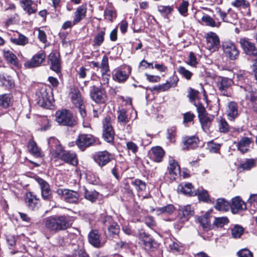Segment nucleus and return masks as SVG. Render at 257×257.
Here are the masks:
<instances>
[{"mask_svg": "<svg viewBox=\"0 0 257 257\" xmlns=\"http://www.w3.org/2000/svg\"><path fill=\"white\" fill-rule=\"evenodd\" d=\"M4 56L5 59L9 63L14 65H16L17 58L11 51L5 49L4 50Z\"/></svg>", "mask_w": 257, "mask_h": 257, "instance_id": "42", "label": "nucleus"}, {"mask_svg": "<svg viewBox=\"0 0 257 257\" xmlns=\"http://www.w3.org/2000/svg\"><path fill=\"white\" fill-rule=\"evenodd\" d=\"M228 222V219L226 217L215 218L214 224L218 227H222Z\"/></svg>", "mask_w": 257, "mask_h": 257, "instance_id": "57", "label": "nucleus"}, {"mask_svg": "<svg viewBox=\"0 0 257 257\" xmlns=\"http://www.w3.org/2000/svg\"><path fill=\"white\" fill-rule=\"evenodd\" d=\"M90 97L95 102L103 103L105 101L106 95L104 89L93 86L90 89Z\"/></svg>", "mask_w": 257, "mask_h": 257, "instance_id": "10", "label": "nucleus"}, {"mask_svg": "<svg viewBox=\"0 0 257 257\" xmlns=\"http://www.w3.org/2000/svg\"><path fill=\"white\" fill-rule=\"evenodd\" d=\"M107 230L109 235L118 234L119 232V227L116 222H112L107 226Z\"/></svg>", "mask_w": 257, "mask_h": 257, "instance_id": "52", "label": "nucleus"}, {"mask_svg": "<svg viewBox=\"0 0 257 257\" xmlns=\"http://www.w3.org/2000/svg\"><path fill=\"white\" fill-rule=\"evenodd\" d=\"M231 235L233 238H239L244 232L242 227L238 225H235L231 228Z\"/></svg>", "mask_w": 257, "mask_h": 257, "instance_id": "44", "label": "nucleus"}, {"mask_svg": "<svg viewBox=\"0 0 257 257\" xmlns=\"http://www.w3.org/2000/svg\"><path fill=\"white\" fill-rule=\"evenodd\" d=\"M73 257H89L87 253L83 248L75 249L73 254Z\"/></svg>", "mask_w": 257, "mask_h": 257, "instance_id": "64", "label": "nucleus"}, {"mask_svg": "<svg viewBox=\"0 0 257 257\" xmlns=\"http://www.w3.org/2000/svg\"><path fill=\"white\" fill-rule=\"evenodd\" d=\"M178 72L187 80H190L193 73L183 66H179L177 69Z\"/></svg>", "mask_w": 257, "mask_h": 257, "instance_id": "46", "label": "nucleus"}, {"mask_svg": "<svg viewBox=\"0 0 257 257\" xmlns=\"http://www.w3.org/2000/svg\"><path fill=\"white\" fill-rule=\"evenodd\" d=\"M60 159L64 162L73 166H76L78 164L76 155L74 153L64 151Z\"/></svg>", "mask_w": 257, "mask_h": 257, "instance_id": "22", "label": "nucleus"}, {"mask_svg": "<svg viewBox=\"0 0 257 257\" xmlns=\"http://www.w3.org/2000/svg\"><path fill=\"white\" fill-rule=\"evenodd\" d=\"M19 214L22 220L25 223L26 226H28L32 223L31 218L27 214L20 212H19Z\"/></svg>", "mask_w": 257, "mask_h": 257, "instance_id": "60", "label": "nucleus"}, {"mask_svg": "<svg viewBox=\"0 0 257 257\" xmlns=\"http://www.w3.org/2000/svg\"><path fill=\"white\" fill-rule=\"evenodd\" d=\"M216 121L219 133L226 134L230 131L231 127L224 118L219 116L217 118Z\"/></svg>", "mask_w": 257, "mask_h": 257, "instance_id": "29", "label": "nucleus"}, {"mask_svg": "<svg viewBox=\"0 0 257 257\" xmlns=\"http://www.w3.org/2000/svg\"><path fill=\"white\" fill-rule=\"evenodd\" d=\"M131 183L138 191H144L146 188V183L140 179L133 180Z\"/></svg>", "mask_w": 257, "mask_h": 257, "instance_id": "49", "label": "nucleus"}, {"mask_svg": "<svg viewBox=\"0 0 257 257\" xmlns=\"http://www.w3.org/2000/svg\"><path fill=\"white\" fill-rule=\"evenodd\" d=\"M255 166V161L252 159H246L240 165V168L243 170H249Z\"/></svg>", "mask_w": 257, "mask_h": 257, "instance_id": "53", "label": "nucleus"}, {"mask_svg": "<svg viewBox=\"0 0 257 257\" xmlns=\"http://www.w3.org/2000/svg\"><path fill=\"white\" fill-rule=\"evenodd\" d=\"M199 143V139L195 136H191L189 137H186L184 138L183 143L185 146V148L183 149L187 150L193 149L198 146Z\"/></svg>", "mask_w": 257, "mask_h": 257, "instance_id": "30", "label": "nucleus"}, {"mask_svg": "<svg viewBox=\"0 0 257 257\" xmlns=\"http://www.w3.org/2000/svg\"><path fill=\"white\" fill-rule=\"evenodd\" d=\"M168 173L171 175L172 179H176V177L180 174V167L178 163L174 160L169 161V166L168 167Z\"/></svg>", "mask_w": 257, "mask_h": 257, "instance_id": "26", "label": "nucleus"}, {"mask_svg": "<svg viewBox=\"0 0 257 257\" xmlns=\"http://www.w3.org/2000/svg\"><path fill=\"white\" fill-rule=\"evenodd\" d=\"M112 158L111 155L106 151L96 152L93 157L94 161L101 167L108 164Z\"/></svg>", "mask_w": 257, "mask_h": 257, "instance_id": "8", "label": "nucleus"}, {"mask_svg": "<svg viewBox=\"0 0 257 257\" xmlns=\"http://www.w3.org/2000/svg\"><path fill=\"white\" fill-rule=\"evenodd\" d=\"M239 43L244 52L248 55L255 56L257 55V48L254 44L245 38L241 39Z\"/></svg>", "mask_w": 257, "mask_h": 257, "instance_id": "14", "label": "nucleus"}, {"mask_svg": "<svg viewBox=\"0 0 257 257\" xmlns=\"http://www.w3.org/2000/svg\"><path fill=\"white\" fill-rule=\"evenodd\" d=\"M55 117L56 121L61 125L73 126L75 124L73 114L66 109L57 110Z\"/></svg>", "mask_w": 257, "mask_h": 257, "instance_id": "2", "label": "nucleus"}, {"mask_svg": "<svg viewBox=\"0 0 257 257\" xmlns=\"http://www.w3.org/2000/svg\"><path fill=\"white\" fill-rule=\"evenodd\" d=\"M84 191V198L91 201V202H95L98 198V193L95 190H88L85 187H83Z\"/></svg>", "mask_w": 257, "mask_h": 257, "instance_id": "41", "label": "nucleus"}, {"mask_svg": "<svg viewBox=\"0 0 257 257\" xmlns=\"http://www.w3.org/2000/svg\"><path fill=\"white\" fill-rule=\"evenodd\" d=\"M54 142L55 146H53L50 144V152L51 156L53 158H60L61 154L63 153L62 147L58 144L59 142L57 140H52Z\"/></svg>", "mask_w": 257, "mask_h": 257, "instance_id": "31", "label": "nucleus"}, {"mask_svg": "<svg viewBox=\"0 0 257 257\" xmlns=\"http://www.w3.org/2000/svg\"><path fill=\"white\" fill-rule=\"evenodd\" d=\"M165 152L160 147L153 148L151 150V157L157 162H160L164 156Z\"/></svg>", "mask_w": 257, "mask_h": 257, "instance_id": "32", "label": "nucleus"}, {"mask_svg": "<svg viewBox=\"0 0 257 257\" xmlns=\"http://www.w3.org/2000/svg\"><path fill=\"white\" fill-rule=\"evenodd\" d=\"M114 132L113 129L103 130V138L108 143H111L114 140Z\"/></svg>", "mask_w": 257, "mask_h": 257, "instance_id": "48", "label": "nucleus"}, {"mask_svg": "<svg viewBox=\"0 0 257 257\" xmlns=\"http://www.w3.org/2000/svg\"><path fill=\"white\" fill-rule=\"evenodd\" d=\"M105 34V29L99 31L94 36L93 39V46L95 47H99L104 42V36Z\"/></svg>", "mask_w": 257, "mask_h": 257, "instance_id": "37", "label": "nucleus"}, {"mask_svg": "<svg viewBox=\"0 0 257 257\" xmlns=\"http://www.w3.org/2000/svg\"><path fill=\"white\" fill-rule=\"evenodd\" d=\"M226 113L228 119L233 121L239 115L238 107L236 102L230 101L228 103Z\"/></svg>", "mask_w": 257, "mask_h": 257, "instance_id": "18", "label": "nucleus"}, {"mask_svg": "<svg viewBox=\"0 0 257 257\" xmlns=\"http://www.w3.org/2000/svg\"><path fill=\"white\" fill-rule=\"evenodd\" d=\"M28 148L31 153L36 157H41L43 153L40 148L38 147L35 142L30 140L28 143Z\"/></svg>", "mask_w": 257, "mask_h": 257, "instance_id": "35", "label": "nucleus"}, {"mask_svg": "<svg viewBox=\"0 0 257 257\" xmlns=\"http://www.w3.org/2000/svg\"><path fill=\"white\" fill-rule=\"evenodd\" d=\"M231 10V9H229L228 10L227 12H224L221 10V9L219 7H216L215 8V11L217 14H218L220 17L221 18V20L223 22L228 23L229 21L227 19V14Z\"/></svg>", "mask_w": 257, "mask_h": 257, "instance_id": "55", "label": "nucleus"}, {"mask_svg": "<svg viewBox=\"0 0 257 257\" xmlns=\"http://www.w3.org/2000/svg\"><path fill=\"white\" fill-rule=\"evenodd\" d=\"M131 70V67L128 66L115 70L113 75V79L119 83L124 82L128 78Z\"/></svg>", "mask_w": 257, "mask_h": 257, "instance_id": "9", "label": "nucleus"}, {"mask_svg": "<svg viewBox=\"0 0 257 257\" xmlns=\"http://www.w3.org/2000/svg\"><path fill=\"white\" fill-rule=\"evenodd\" d=\"M105 18L110 22L116 18V12L114 8L111 6H108L104 12Z\"/></svg>", "mask_w": 257, "mask_h": 257, "instance_id": "38", "label": "nucleus"}, {"mask_svg": "<svg viewBox=\"0 0 257 257\" xmlns=\"http://www.w3.org/2000/svg\"><path fill=\"white\" fill-rule=\"evenodd\" d=\"M193 215V210L190 205H187L183 207H180L179 212V223L175 224V227L180 229L182 227V224L186 221H187L189 218Z\"/></svg>", "mask_w": 257, "mask_h": 257, "instance_id": "6", "label": "nucleus"}, {"mask_svg": "<svg viewBox=\"0 0 257 257\" xmlns=\"http://www.w3.org/2000/svg\"><path fill=\"white\" fill-rule=\"evenodd\" d=\"M56 193L58 195L61 196L62 198L66 202L70 203L78 202L79 195L76 191L67 189H58L57 190Z\"/></svg>", "mask_w": 257, "mask_h": 257, "instance_id": "5", "label": "nucleus"}, {"mask_svg": "<svg viewBox=\"0 0 257 257\" xmlns=\"http://www.w3.org/2000/svg\"><path fill=\"white\" fill-rule=\"evenodd\" d=\"M41 190L42 197L44 200H49L52 198V192L49 184L40 177L36 178Z\"/></svg>", "mask_w": 257, "mask_h": 257, "instance_id": "11", "label": "nucleus"}, {"mask_svg": "<svg viewBox=\"0 0 257 257\" xmlns=\"http://www.w3.org/2000/svg\"><path fill=\"white\" fill-rule=\"evenodd\" d=\"M142 241L144 248L147 250H151L153 248L154 239L150 236H145Z\"/></svg>", "mask_w": 257, "mask_h": 257, "instance_id": "45", "label": "nucleus"}, {"mask_svg": "<svg viewBox=\"0 0 257 257\" xmlns=\"http://www.w3.org/2000/svg\"><path fill=\"white\" fill-rule=\"evenodd\" d=\"M179 81V78L177 75H173L171 76L168 81L166 83L167 84L169 89L171 87H175L177 86V83Z\"/></svg>", "mask_w": 257, "mask_h": 257, "instance_id": "58", "label": "nucleus"}, {"mask_svg": "<svg viewBox=\"0 0 257 257\" xmlns=\"http://www.w3.org/2000/svg\"><path fill=\"white\" fill-rule=\"evenodd\" d=\"M206 39L208 49L212 51H216L220 42L218 36L213 32H209L207 34Z\"/></svg>", "mask_w": 257, "mask_h": 257, "instance_id": "15", "label": "nucleus"}, {"mask_svg": "<svg viewBox=\"0 0 257 257\" xmlns=\"http://www.w3.org/2000/svg\"><path fill=\"white\" fill-rule=\"evenodd\" d=\"M126 147L128 151H131L134 154L138 151V146L133 142H127L126 144Z\"/></svg>", "mask_w": 257, "mask_h": 257, "instance_id": "62", "label": "nucleus"}, {"mask_svg": "<svg viewBox=\"0 0 257 257\" xmlns=\"http://www.w3.org/2000/svg\"><path fill=\"white\" fill-rule=\"evenodd\" d=\"M26 202L30 209L34 210L39 206V199L36 195L30 192L26 194Z\"/></svg>", "mask_w": 257, "mask_h": 257, "instance_id": "21", "label": "nucleus"}, {"mask_svg": "<svg viewBox=\"0 0 257 257\" xmlns=\"http://www.w3.org/2000/svg\"><path fill=\"white\" fill-rule=\"evenodd\" d=\"M176 137V128L175 127H172L168 128L167 133V138L171 142H175V138Z\"/></svg>", "mask_w": 257, "mask_h": 257, "instance_id": "59", "label": "nucleus"}, {"mask_svg": "<svg viewBox=\"0 0 257 257\" xmlns=\"http://www.w3.org/2000/svg\"><path fill=\"white\" fill-rule=\"evenodd\" d=\"M87 8L86 5H82L77 8L74 13L73 19V25L79 23L86 16Z\"/></svg>", "mask_w": 257, "mask_h": 257, "instance_id": "27", "label": "nucleus"}, {"mask_svg": "<svg viewBox=\"0 0 257 257\" xmlns=\"http://www.w3.org/2000/svg\"><path fill=\"white\" fill-rule=\"evenodd\" d=\"M251 142V139L249 138L244 137L242 138L238 143V150L243 154L247 152Z\"/></svg>", "mask_w": 257, "mask_h": 257, "instance_id": "34", "label": "nucleus"}, {"mask_svg": "<svg viewBox=\"0 0 257 257\" xmlns=\"http://www.w3.org/2000/svg\"><path fill=\"white\" fill-rule=\"evenodd\" d=\"M178 190L185 195L195 196L197 195V190H194L191 183H188L185 184H180Z\"/></svg>", "mask_w": 257, "mask_h": 257, "instance_id": "28", "label": "nucleus"}, {"mask_svg": "<svg viewBox=\"0 0 257 257\" xmlns=\"http://www.w3.org/2000/svg\"><path fill=\"white\" fill-rule=\"evenodd\" d=\"M89 242L96 248L103 246L105 242L102 241L100 234L97 230H92L88 235Z\"/></svg>", "mask_w": 257, "mask_h": 257, "instance_id": "12", "label": "nucleus"}, {"mask_svg": "<svg viewBox=\"0 0 257 257\" xmlns=\"http://www.w3.org/2000/svg\"><path fill=\"white\" fill-rule=\"evenodd\" d=\"M230 203L224 198H218L216 201L214 207L219 211H226L229 210Z\"/></svg>", "mask_w": 257, "mask_h": 257, "instance_id": "36", "label": "nucleus"}, {"mask_svg": "<svg viewBox=\"0 0 257 257\" xmlns=\"http://www.w3.org/2000/svg\"><path fill=\"white\" fill-rule=\"evenodd\" d=\"M46 54L44 52L35 54L30 60L26 61L24 64L26 68H32L40 66L45 61Z\"/></svg>", "mask_w": 257, "mask_h": 257, "instance_id": "7", "label": "nucleus"}, {"mask_svg": "<svg viewBox=\"0 0 257 257\" xmlns=\"http://www.w3.org/2000/svg\"><path fill=\"white\" fill-rule=\"evenodd\" d=\"M117 119L118 122L121 125L126 124L130 120V117L127 114L125 109L123 108L119 109L117 111Z\"/></svg>", "mask_w": 257, "mask_h": 257, "instance_id": "33", "label": "nucleus"}, {"mask_svg": "<svg viewBox=\"0 0 257 257\" xmlns=\"http://www.w3.org/2000/svg\"><path fill=\"white\" fill-rule=\"evenodd\" d=\"M71 101L76 107L81 106L84 104V101L81 97L79 89L76 87H72L70 93Z\"/></svg>", "mask_w": 257, "mask_h": 257, "instance_id": "20", "label": "nucleus"}, {"mask_svg": "<svg viewBox=\"0 0 257 257\" xmlns=\"http://www.w3.org/2000/svg\"><path fill=\"white\" fill-rule=\"evenodd\" d=\"M22 7L28 15L35 13L37 10V5L32 0H20Z\"/></svg>", "mask_w": 257, "mask_h": 257, "instance_id": "24", "label": "nucleus"}, {"mask_svg": "<svg viewBox=\"0 0 257 257\" xmlns=\"http://www.w3.org/2000/svg\"><path fill=\"white\" fill-rule=\"evenodd\" d=\"M241 87L243 88L245 92L246 99L251 102V105L253 107H255V105L257 106V91L254 90V89L249 85Z\"/></svg>", "mask_w": 257, "mask_h": 257, "instance_id": "16", "label": "nucleus"}, {"mask_svg": "<svg viewBox=\"0 0 257 257\" xmlns=\"http://www.w3.org/2000/svg\"><path fill=\"white\" fill-rule=\"evenodd\" d=\"M37 103L41 107L48 108L50 106L51 102L50 95L45 89H41L37 93Z\"/></svg>", "mask_w": 257, "mask_h": 257, "instance_id": "13", "label": "nucleus"}, {"mask_svg": "<svg viewBox=\"0 0 257 257\" xmlns=\"http://www.w3.org/2000/svg\"><path fill=\"white\" fill-rule=\"evenodd\" d=\"M71 224L69 217L66 215H55L46 218L45 226L50 231L58 232L69 227Z\"/></svg>", "mask_w": 257, "mask_h": 257, "instance_id": "1", "label": "nucleus"}, {"mask_svg": "<svg viewBox=\"0 0 257 257\" xmlns=\"http://www.w3.org/2000/svg\"><path fill=\"white\" fill-rule=\"evenodd\" d=\"M0 85L7 88H10L14 85V82L9 77H5L3 75H0Z\"/></svg>", "mask_w": 257, "mask_h": 257, "instance_id": "51", "label": "nucleus"}, {"mask_svg": "<svg viewBox=\"0 0 257 257\" xmlns=\"http://www.w3.org/2000/svg\"><path fill=\"white\" fill-rule=\"evenodd\" d=\"M214 118V116L212 114L202 116L201 118H199L201 127L205 132H209Z\"/></svg>", "mask_w": 257, "mask_h": 257, "instance_id": "25", "label": "nucleus"}, {"mask_svg": "<svg viewBox=\"0 0 257 257\" xmlns=\"http://www.w3.org/2000/svg\"><path fill=\"white\" fill-rule=\"evenodd\" d=\"M157 215H160L162 213L170 214L174 212L175 207L172 204H168L166 206L157 208L154 209Z\"/></svg>", "mask_w": 257, "mask_h": 257, "instance_id": "39", "label": "nucleus"}, {"mask_svg": "<svg viewBox=\"0 0 257 257\" xmlns=\"http://www.w3.org/2000/svg\"><path fill=\"white\" fill-rule=\"evenodd\" d=\"M232 83V79L226 77H219L217 82V86L220 92H225Z\"/></svg>", "mask_w": 257, "mask_h": 257, "instance_id": "23", "label": "nucleus"}, {"mask_svg": "<svg viewBox=\"0 0 257 257\" xmlns=\"http://www.w3.org/2000/svg\"><path fill=\"white\" fill-rule=\"evenodd\" d=\"M201 20L206 24V25L212 27H218L220 25V23L217 24L212 18L207 15L203 16Z\"/></svg>", "mask_w": 257, "mask_h": 257, "instance_id": "43", "label": "nucleus"}, {"mask_svg": "<svg viewBox=\"0 0 257 257\" xmlns=\"http://www.w3.org/2000/svg\"><path fill=\"white\" fill-rule=\"evenodd\" d=\"M197 194L198 195V198L200 200L204 202H208L209 200V195L206 190L200 191L199 190H197Z\"/></svg>", "mask_w": 257, "mask_h": 257, "instance_id": "61", "label": "nucleus"}, {"mask_svg": "<svg viewBox=\"0 0 257 257\" xmlns=\"http://www.w3.org/2000/svg\"><path fill=\"white\" fill-rule=\"evenodd\" d=\"M231 5L236 8L246 9L249 7V3L246 0H234L232 2Z\"/></svg>", "mask_w": 257, "mask_h": 257, "instance_id": "47", "label": "nucleus"}, {"mask_svg": "<svg viewBox=\"0 0 257 257\" xmlns=\"http://www.w3.org/2000/svg\"><path fill=\"white\" fill-rule=\"evenodd\" d=\"M95 142L94 137L90 134H81L76 140L77 147L82 151L92 146Z\"/></svg>", "mask_w": 257, "mask_h": 257, "instance_id": "4", "label": "nucleus"}, {"mask_svg": "<svg viewBox=\"0 0 257 257\" xmlns=\"http://www.w3.org/2000/svg\"><path fill=\"white\" fill-rule=\"evenodd\" d=\"M48 61L51 63V69L56 73L60 72L61 63L59 56L54 52L51 53L48 57Z\"/></svg>", "mask_w": 257, "mask_h": 257, "instance_id": "19", "label": "nucleus"}, {"mask_svg": "<svg viewBox=\"0 0 257 257\" xmlns=\"http://www.w3.org/2000/svg\"><path fill=\"white\" fill-rule=\"evenodd\" d=\"M150 91H156L158 92L165 91L169 90L168 86L166 83L159 84L158 85H155L153 87H151L149 89Z\"/></svg>", "mask_w": 257, "mask_h": 257, "instance_id": "56", "label": "nucleus"}, {"mask_svg": "<svg viewBox=\"0 0 257 257\" xmlns=\"http://www.w3.org/2000/svg\"><path fill=\"white\" fill-rule=\"evenodd\" d=\"M229 207L233 213L235 214L238 212L244 210L246 208V206L244 201L239 197L236 196L232 199L231 204Z\"/></svg>", "mask_w": 257, "mask_h": 257, "instance_id": "17", "label": "nucleus"}, {"mask_svg": "<svg viewBox=\"0 0 257 257\" xmlns=\"http://www.w3.org/2000/svg\"><path fill=\"white\" fill-rule=\"evenodd\" d=\"M10 41L16 45L25 46L29 42V40L25 36L19 33L18 38H11Z\"/></svg>", "mask_w": 257, "mask_h": 257, "instance_id": "40", "label": "nucleus"}, {"mask_svg": "<svg viewBox=\"0 0 257 257\" xmlns=\"http://www.w3.org/2000/svg\"><path fill=\"white\" fill-rule=\"evenodd\" d=\"M188 6V2L186 1H183L179 7L178 11L179 13L185 16V14L187 12Z\"/></svg>", "mask_w": 257, "mask_h": 257, "instance_id": "63", "label": "nucleus"}, {"mask_svg": "<svg viewBox=\"0 0 257 257\" xmlns=\"http://www.w3.org/2000/svg\"><path fill=\"white\" fill-rule=\"evenodd\" d=\"M100 67L103 75L109 71L108 59L106 56L102 57Z\"/></svg>", "mask_w": 257, "mask_h": 257, "instance_id": "54", "label": "nucleus"}, {"mask_svg": "<svg viewBox=\"0 0 257 257\" xmlns=\"http://www.w3.org/2000/svg\"><path fill=\"white\" fill-rule=\"evenodd\" d=\"M11 97L9 94L0 95V106L4 108H8L11 104Z\"/></svg>", "mask_w": 257, "mask_h": 257, "instance_id": "50", "label": "nucleus"}, {"mask_svg": "<svg viewBox=\"0 0 257 257\" xmlns=\"http://www.w3.org/2000/svg\"><path fill=\"white\" fill-rule=\"evenodd\" d=\"M222 49L224 55L230 60H236L239 56V51L233 42L227 41L222 43Z\"/></svg>", "mask_w": 257, "mask_h": 257, "instance_id": "3", "label": "nucleus"}]
</instances>
